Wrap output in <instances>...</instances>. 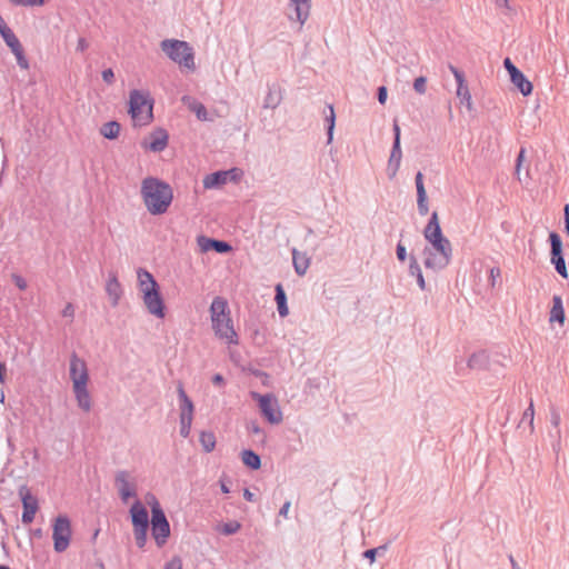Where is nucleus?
<instances>
[{"mask_svg":"<svg viewBox=\"0 0 569 569\" xmlns=\"http://www.w3.org/2000/svg\"><path fill=\"white\" fill-rule=\"evenodd\" d=\"M423 237L429 246L423 249V264L427 269L440 271L449 266L452 258V246L442 233L438 213L432 212L423 230Z\"/></svg>","mask_w":569,"mask_h":569,"instance_id":"nucleus-1","label":"nucleus"},{"mask_svg":"<svg viewBox=\"0 0 569 569\" xmlns=\"http://www.w3.org/2000/svg\"><path fill=\"white\" fill-rule=\"evenodd\" d=\"M140 193L148 212L152 216L166 213L173 200L170 184L154 177L142 180Z\"/></svg>","mask_w":569,"mask_h":569,"instance_id":"nucleus-2","label":"nucleus"},{"mask_svg":"<svg viewBox=\"0 0 569 569\" xmlns=\"http://www.w3.org/2000/svg\"><path fill=\"white\" fill-rule=\"evenodd\" d=\"M209 311L216 337L227 345H238L239 337L233 327L228 301L219 296L213 298Z\"/></svg>","mask_w":569,"mask_h":569,"instance_id":"nucleus-3","label":"nucleus"},{"mask_svg":"<svg viewBox=\"0 0 569 569\" xmlns=\"http://www.w3.org/2000/svg\"><path fill=\"white\" fill-rule=\"evenodd\" d=\"M137 278L138 287L142 295V301L148 312L156 318H164V301L161 297L159 284L153 276L148 270L139 268L137 271Z\"/></svg>","mask_w":569,"mask_h":569,"instance_id":"nucleus-4","label":"nucleus"},{"mask_svg":"<svg viewBox=\"0 0 569 569\" xmlns=\"http://www.w3.org/2000/svg\"><path fill=\"white\" fill-rule=\"evenodd\" d=\"M69 376L72 381V390L79 408L86 412L90 411L92 403L88 391V367L86 361L74 352L70 357Z\"/></svg>","mask_w":569,"mask_h":569,"instance_id":"nucleus-5","label":"nucleus"},{"mask_svg":"<svg viewBox=\"0 0 569 569\" xmlns=\"http://www.w3.org/2000/svg\"><path fill=\"white\" fill-rule=\"evenodd\" d=\"M162 52L180 69L193 72L196 70L193 48L183 40L164 39L160 42Z\"/></svg>","mask_w":569,"mask_h":569,"instance_id":"nucleus-6","label":"nucleus"},{"mask_svg":"<svg viewBox=\"0 0 569 569\" xmlns=\"http://www.w3.org/2000/svg\"><path fill=\"white\" fill-rule=\"evenodd\" d=\"M153 99L148 91L132 90L129 97V113L134 126H147L153 119Z\"/></svg>","mask_w":569,"mask_h":569,"instance_id":"nucleus-7","label":"nucleus"},{"mask_svg":"<svg viewBox=\"0 0 569 569\" xmlns=\"http://www.w3.org/2000/svg\"><path fill=\"white\" fill-rule=\"evenodd\" d=\"M147 502L151 507V530L152 536L159 547L166 543L170 535V525L166 518L161 506L153 495L147 496Z\"/></svg>","mask_w":569,"mask_h":569,"instance_id":"nucleus-8","label":"nucleus"},{"mask_svg":"<svg viewBox=\"0 0 569 569\" xmlns=\"http://www.w3.org/2000/svg\"><path fill=\"white\" fill-rule=\"evenodd\" d=\"M72 528L70 519L64 515H59L52 522L53 549L56 552H64L71 542Z\"/></svg>","mask_w":569,"mask_h":569,"instance_id":"nucleus-9","label":"nucleus"},{"mask_svg":"<svg viewBox=\"0 0 569 569\" xmlns=\"http://www.w3.org/2000/svg\"><path fill=\"white\" fill-rule=\"evenodd\" d=\"M179 397V420H180V436L188 438L191 432V426L193 421L194 406L192 400L186 393L182 383L178 385L177 388Z\"/></svg>","mask_w":569,"mask_h":569,"instance_id":"nucleus-10","label":"nucleus"},{"mask_svg":"<svg viewBox=\"0 0 569 569\" xmlns=\"http://www.w3.org/2000/svg\"><path fill=\"white\" fill-rule=\"evenodd\" d=\"M251 397L258 401L261 413L270 423L278 425L282 421L281 410L272 395L251 392Z\"/></svg>","mask_w":569,"mask_h":569,"instance_id":"nucleus-11","label":"nucleus"},{"mask_svg":"<svg viewBox=\"0 0 569 569\" xmlns=\"http://www.w3.org/2000/svg\"><path fill=\"white\" fill-rule=\"evenodd\" d=\"M19 496L23 507L21 520L24 525H29L33 521L34 516L39 509L38 499L31 493L27 486H21L19 488Z\"/></svg>","mask_w":569,"mask_h":569,"instance_id":"nucleus-12","label":"nucleus"},{"mask_svg":"<svg viewBox=\"0 0 569 569\" xmlns=\"http://www.w3.org/2000/svg\"><path fill=\"white\" fill-rule=\"evenodd\" d=\"M114 485L122 502H128L130 498L137 496L136 485L127 470H120L116 473Z\"/></svg>","mask_w":569,"mask_h":569,"instance_id":"nucleus-13","label":"nucleus"},{"mask_svg":"<svg viewBox=\"0 0 569 569\" xmlns=\"http://www.w3.org/2000/svg\"><path fill=\"white\" fill-rule=\"evenodd\" d=\"M551 246V263L562 278H568V271L565 259L562 257V242L558 233L551 232L549 234Z\"/></svg>","mask_w":569,"mask_h":569,"instance_id":"nucleus-14","label":"nucleus"},{"mask_svg":"<svg viewBox=\"0 0 569 569\" xmlns=\"http://www.w3.org/2000/svg\"><path fill=\"white\" fill-rule=\"evenodd\" d=\"M449 69L452 72V74L457 81V97L460 99V102L462 104H466L468 110H471L472 109L471 94H470L468 86L466 84L463 73L453 66H450Z\"/></svg>","mask_w":569,"mask_h":569,"instance_id":"nucleus-15","label":"nucleus"},{"mask_svg":"<svg viewBox=\"0 0 569 569\" xmlns=\"http://www.w3.org/2000/svg\"><path fill=\"white\" fill-rule=\"evenodd\" d=\"M146 148L153 152H160L168 146V133L163 129H157L150 133L148 142L143 143Z\"/></svg>","mask_w":569,"mask_h":569,"instance_id":"nucleus-16","label":"nucleus"},{"mask_svg":"<svg viewBox=\"0 0 569 569\" xmlns=\"http://www.w3.org/2000/svg\"><path fill=\"white\" fill-rule=\"evenodd\" d=\"M130 515L133 528H148L149 516L146 507L137 500L130 508Z\"/></svg>","mask_w":569,"mask_h":569,"instance_id":"nucleus-17","label":"nucleus"},{"mask_svg":"<svg viewBox=\"0 0 569 569\" xmlns=\"http://www.w3.org/2000/svg\"><path fill=\"white\" fill-rule=\"evenodd\" d=\"M289 6L296 13V21L302 27L310 17L311 0H289Z\"/></svg>","mask_w":569,"mask_h":569,"instance_id":"nucleus-18","label":"nucleus"},{"mask_svg":"<svg viewBox=\"0 0 569 569\" xmlns=\"http://www.w3.org/2000/svg\"><path fill=\"white\" fill-rule=\"evenodd\" d=\"M415 181L417 188L418 211L421 216H426L429 212V206L427 201V192L423 184V176L420 171L417 172Z\"/></svg>","mask_w":569,"mask_h":569,"instance_id":"nucleus-19","label":"nucleus"},{"mask_svg":"<svg viewBox=\"0 0 569 569\" xmlns=\"http://www.w3.org/2000/svg\"><path fill=\"white\" fill-rule=\"evenodd\" d=\"M197 241L202 252H207L213 249L219 253H224L231 250L230 244L227 242L210 239L204 236L198 237Z\"/></svg>","mask_w":569,"mask_h":569,"instance_id":"nucleus-20","label":"nucleus"},{"mask_svg":"<svg viewBox=\"0 0 569 569\" xmlns=\"http://www.w3.org/2000/svg\"><path fill=\"white\" fill-rule=\"evenodd\" d=\"M106 291L111 301V306L117 307L122 296V288L114 273L110 274L106 283Z\"/></svg>","mask_w":569,"mask_h":569,"instance_id":"nucleus-21","label":"nucleus"},{"mask_svg":"<svg viewBox=\"0 0 569 569\" xmlns=\"http://www.w3.org/2000/svg\"><path fill=\"white\" fill-rule=\"evenodd\" d=\"M232 172H233V170L217 171V172L207 174L202 181L203 188L204 189H214V188H219V187L226 184Z\"/></svg>","mask_w":569,"mask_h":569,"instance_id":"nucleus-22","label":"nucleus"},{"mask_svg":"<svg viewBox=\"0 0 569 569\" xmlns=\"http://www.w3.org/2000/svg\"><path fill=\"white\" fill-rule=\"evenodd\" d=\"M566 315L562 298L558 295L552 297V306L549 312V322H558L560 326L565 323Z\"/></svg>","mask_w":569,"mask_h":569,"instance_id":"nucleus-23","label":"nucleus"},{"mask_svg":"<svg viewBox=\"0 0 569 569\" xmlns=\"http://www.w3.org/2000/svg\"><path fill=\"white\" fill-rule=\"evenodd\" d=\"M401 158H402V151H401L400 142L393 141L391 154H390V158L388 161V171H389L390 178H393L397 174L400 163H401Z\"/></svg>","mask_w":569,"mask_h":569,"instance_id":"nucleus-24","label":"nucleus"},{"mask_svg":"<svg viewBox=\"0 0 569 569\" xmlns=\"http://www.w3.org/2000/svg\"><path fill=\"white\" fill-rule=\"evenodd\" d=\"M292 263L297 274L305 276L309 266L310 258L305 252L298 251L296 248L292 249Z\"/></svg>","mask_w":569,"mask_h":569,"instance_id":"nucleus-25","label":"nucleus"},{"mask_svg":"<svg viewBox=\"0 0 569 569\" xmlns=\"http://www.w3.org/2000/svg\"><path fill=\"white\" fill-rule=\"evenodd\" d=\"M182 102L189 108L190 111L196 113L199 120H208L207 109L201 102L197 101L196 99L189 96L182 97Z\"/></svg>","mask_w":569,"mask_h":569,"instance_id":"nucleus-26","label":"nucleus"},{"mask_svg":"<svg viewBox=\"0 0 569 569\" xmlns=\"http://www.w3.org/2000/svg\"><path fill=\"white\" fill-rule=\"evenodd\" d=\"M281 100H282L281 89L276 86L270 87L268 90V93L263 100V108L274 109L280 104Z\"/></svg>","mask_w":569,"mask_h":569,"instance_id":"nucleus-27","label":"nucleus"},{"mask_svg":"<svg viewBox=\"0 0 569 569\" xmlns=\"http://www.w3.org/2000/svg\"><path fill=\"white\" fill-rule=\"evenodd\" d=\"M525 158H526V149L521 148L518 153L517 160H516L515 174H516L517 180L520 183L528 186L529 180H530L529 169L528 168L526 169L525 177L521 176V168H522Z\"/></svg>","mask_w":569,"mask_h":569,"instance_id":"nucleus-28","label":"nucleus"},{"mask_svg":"<svg viewBox=\"0 0 569 569\" xmlns=\"http://www.w3.org/2000/svg\"><path fill=\"white\" fill-rule=\"evenodd\" d=\"M276 302H277V307H278V312L280 315V317H287L288 313H289V309H288V306H287V297H286V292L283 290V287L282 284L278 283L276 286Z\"/></svg>","mask_w":569,"mask_h":569,"instance_id":"nucleus-29","label":"nucleus"},{"mask_svg":"<svg viewBox=\"0 0 569 569\" xmlns=\"http://www.w3.org/2000/svg\"><path fill=\"white\" fill-rule=\"evenodd\" d=\"M511 82L519 89L523 96H529L532 92V83L520 71L511 78Z\"/></svg>","mask_w":569,"mask_h":569,"instance_id":"nucleus-30","label":"nucleus"},{"mask_svg":"<svg viewBox=\"0 0 569 569\" xmlns=\"http://www.w3.org/2000/svg\"><path fill=\"white\" fill-rule=\"evenodd\" d=\"M409 274L417 279V283L421 290L426 289V281H425L421 268L418 263V260L415 256L410 257Z\"/></svg>","mask_w":569,"mask_h":569,"instance_id":"nucleus-31","label":"nucleus"},{"mask_svg":"<svg viewBox=\"0 0 569 569\" xmlns=\"http://www.w3.org/2000/svg\"><path fill=\"white\" fill-rule=\"evenodd\" d=\"M100 133L109 140L117 139L120 133V124L117 121H109L100 128Z\"/></svg>","mask_w":569,"mask_h":569,"instance_id":"nucleus-32","label":"nucleus"},{"mask_svg":"<svg viewBox=\"0 0 569 569\" xmlns=\"http://www.w3.org/2000/svg\"><path fill=\"white\" fill-rule=\"evenodd\" d=\"M241 459L242 462L251 469L256 470L259 469L261 466L260 457L252 450H243L241 452Z\"/></svg>","mask_w":569,"mask_h":569,"instance_id":"nucleus-33","label":"nucleus"},{"mask_svg":"<svg viewBox=\"0 0 569 569\" xmlns=\"http://www.w3.org/2000/svg\"><path fill=\"white\" fill-rule=\"evenodd\" d=\"M488 362V356L486 352H476L468 359V367L470 369H482Z\"/></svg>","mask_w":569,"mask_h":569,"instance_id":"nucleus-34","label":"nucleus"},{"mask_svg":"<svg viewBox=\"0 0 569 569\" xmlns=\"http://www.w3.org/2000/svg\"><path fill=\"white\" fill-rule=\"evenodd\" d=\"M199 441L206 452H211L216 447V437L210 431H202Z\"/></svg>","mask_w":569,"mask_h":569,"instance_id":"nucleus-35","label":"nucleus"},{"mask_svg":"<svg viewBox=\"0 0 569 569\" xmlns=\"http://www.w3.org/2000/svg\"><path fill=\"white\" fill-rule=\"evenodd\" d=\"M533 420H535V408H533V401L530 400L529 407L522 413V418H521L519 426H522L525 422H528L529 430L532 433L535 430Z\"/></svg>","mask_w":569,"mask_h":569,"instance_id":"nucleus-36","label":"nucleus"},{"mask_svg":"<svg viewBox=\"0 0 569 569\" xmlns=\"http://www.w3.org/2000/svg\"><path fill=\"white\" fill-rule=\"evenodd\" d=\"M1 37H2L3 41L6 42V44L10 48V50L21 47L19 39L17 38V36L14 34V32L11 29L1 33Z\"/></svg>","mask_w":569,"mask_h":569,"instance_id":"nucleus-37","label":"nucleus"},{"mask_svg":"<svg viewBox=\"0 0 569 569\" xmlns=\"http://www.w3.org/2000/svg\"><path fill=\"white\" fill-rule=\"evenodd\" d=\"M12 53L14 54L16 59H17V63L18 66L21 68V69H29V62L24 56V52H23V48L22 46L17 48V49H13L11 50Z\"/></svg>","mask_w":569,"mask_h":569,"instance_id":"nucleus-38","label":"nucleus"},{"mask_svg":"<svg viewBox=\"0 0 569 569\" xmlns=\"http://www.w3.org/2000/svg\"><path fill=\"white\" fill-rule=\"evenodd\" d=\"M147 531L148 528H133V535L136 539V543L139 548H143L147 542Z\"/></svg>","mask_w":569,"mask_h":569,"instance_id":"nucleus-39","label":"nucleus"},{"mask_svg":"<svg viewBox=\"0 0 569 569\" xmlns=\"http://www.w3.org/2000/svg\"><path fill=\"white\" fill-rule=\"evenodd\" d=\"M335 120L336 116L333 107L329 106V116L326 117V121L328 122V143H330L333 138Z\"/></svg>","mask_w":569,"mask_h":569,"instance_id":"nucleus-40","label":"nucleus"},{"mask_svg":"<svg viewBox=\"0 0 569 569\" xmlns=\"http://www.w3.org/2000/svg\"><path fill=\"white\" fill-rule=\"evenodd\" d=\"M13 6L19 7H41L44 4L46 0H9Z\"/></svg>","mask_w":569,"mask_h":569,"instance_id":"nucleus-41","label":"nucleus"},{"mask_svg":"<svg viewBox=\"0 0 569 569\" xmlns=\"http://www.w3.org/2000/svg\"><path fill=\"white\" fill-rule=\"evenodd\" d=\"M413 89L419 94H425L427 91V78L426 77H418L413 81Z\"/></svg>","mask_w":569,"mask_h":569,"instance_id":"nucleus-42","label":"nucleus"},{"mask_svg":"<svg viewBox=\"0 0 569 569\" xmlns=\"http://www.w3.org/2000/svg\"><path fill=\"white\" fill-rule=\"evenodd\" d=\"M240 529V523L237 521H230L222 526L221 532L223 535H233Z\"/></svg>","mask_w":569,"mask_h":569,"instance_id":"nucleus-43","label":"nucleus"},{"mask_svg":"<svg viewBox=\"0 0 569 569\" xmlns=\"http://www.w3.org/2000/svg\"><path fill=\"white\" fill-rule=\"evenodd\" d=\"M163 569H182V560L180 557H172Z\"/></svg>","mask_w":569,"mask_h":569,"instance_id":"nucleus-44","label":"nucleus"},{"mask_svg":"<svg viewBox=\"0 0 569 569\" xmlns=\"http://www.w3.org/2000/svg\"><path fill=\"white\" fill-rule=\"evenodd\" d=\"M503 64L508 73L510 74V79L520 72V70L511 62L509 58L505 59Z\"/></svg>","mask_w":569,"mask_h":569,"instance_id":"nucleus-45","label":"nucleus"},{"mask_svg":"<svg viewBox=\"0 0 569 569\" xmlns=\"http://www.w3.org/2000/svg\"><path fill=\"white\" fill-rule=\"evenodd\" d=\"M102 76V79L104 82H107L108 84H111L113 83L114 81V73H113V70L112 69H104L101 73Z\"/></svg>","mask_w":569,"mask_h":569,"instance_id":"nucleus-46","label":"nucleus"},{"mask_svg":"<svg viewBox=\"0 0 569 569\" xmlns=\"http://www.w3.org/2000/svg\"><path fill=\"white\" fill-rule=\"evenodd\" d=\"M12 280L20 290H24L27 288V281L21 276L14 273L12 274Z\"/></svg>","mask_w":569,"mask_h":569,"instance_id":"nucleus-47","label":"nucleus"},{"mask_svg":"<svg viewBox=\"0 0 569 569\" xmlns=\"http://www.w3.org/2000/svg\"><path fill=\"white\" fill-rule=\"evenodd\" d=\"M396 253H397V258L400 260V261H405L406 258H407V251H406V247L399 242L397 244V250H396Z\"/></svg>","mask_w":569,"mask_h":569,"instance_id":"nucleus-48","label":"nucleus"},{"mask_svg":"<svg viewBox=\"0 0 569 569\" xmlns=\"http://www.w3.org/2000/svg\"><path fill=\"white\" fill-rule=\"evenodd\" d=\"M89 48V42L86 38L80 37L77 41L76 50L79 52H84Z\"/></svg>","mask_w":569,"mask_h":569,"instance_id":"nucleus-49","label":"nucleus"},{"mask_svg":"<svg viewBox=\"0 0 569 569\" xmlns=\"http://www.w3.org/2000/svg\"><path fill=\"white\" fill-rule=\"evenodd\" d=\"M387 88L386 87H379L378 88V101L381 103V104H385L386 101H387Z\"/></svg>","mask_w":569,"mask_h":569,"instance_id":"nucleus-50","label":"nucleus"},{"mask_svg":"<svg viewBox=\"0 0 569 569\" xmlns=\"http://www.w3.org/2000/svg\"><path fill=\"white\" fill-rule=\"evenodd\" d=\"M382 547H380L381 549ZM379 548L368 549L363 552V557L369 559L370 562H373L376 560V555L378 552Z\"/></svg>","mask_w":569,"mask_h":569,"instance_id":"nucleus-51","label":"nucleus"},{"mask_svg":"<svg viewBox=\"0 0 569 569\" xmlns=\"http://www.w3.org/2000/svg\"><path fill=\"white\" fill-rule=\"evenodd\" d=\"M62 316L67 318H73L74 316V308L72 303H67L66 307L62 310Z\"/></svg>","mask_w":569,"mask_h":569,"instance_id":"nucleus-52","label":"nucleus"},{"mask_svg":"<svg viewBox=\"0 0 569 569\" xmlns=\"http://www.w3.org/2000/svg\"><path fill=\"white\" fill-rule=\"evenodd\" d=\"M290 501H286L282 507L279 510V515L283 518H288L289 509H290Z\"/></svg>","mask_w":569,"mask_h":569,"instance_id":"nucleus-53","label":"nucleus"},{"mask_svg":"<svg viewBox=\"0 0 569 569\" xmlns=\"http://www.w3.org/2000/svg\"><path fill=\"white\" fill-rule=\"evenodd\" d=\"M500 277V269L499 268H491L490 269V280H491V284L495 286V281L497 278Z\"/></svg>","mask_w":569,"mask_h":569,"instance_id":"nucleus-54","label":"nucleus"},{"mask_svg":"<svg viewBox=\"0 0 569 569\" xmlns=\"http://www.w3.org/2000/svg\"><path fill=\"white\" fill-rule=\"evenodd\" d=\"M565 211V230L569 234V204L563 208Z\"/></svg>","mask_w":569,"mask_h":569,"instance_id":"nucleus-55","label":"nucleus"},{"mask_svg":"<svg viewBox=\"0 0 569 569\" xmlns=\"http://www.w3.org/2000/svg\"><path fill=\"white\" fill-rule=\"evenodd\" d=\"M392 129H393V133H395V140L393 141L400 142V127H399L397 120H395Z\"/></svg>","mask_w":569,"mask_h":569,"instance_id":"nucleus-56","label":"nucleus"},{"mask_svg":"<svg viewBox=\"0 0 569 569\" xmlns=\"http://www.w3.org/2000/svg\"><path fill=\"white\" fill-rule=\"evenodd\" d=\"M6 382V365L0 362V383Z\"/></svg>","mask_w":569,"mask_h":569,"instance_id":"nucleus-57","label":"nucleus"},{"mask_svg":"<svg viewBox=\"0 0 569 569\" xmlns=\"http://www.w3.org/2000/svg\"><path fill=\"white\" fill-rule=\"evenodd\" d=\"M243 497L246 500L248 501H253V493L249 490V489H246L244 492H243Z\"/></svg>","mask_w":569,"mask_h":569,"instance_id":"nucleus-58","label":"nucleus"},{"mask_svg":"<svg viewBox=\"0 0 569 569\" xmlns=\"http://www.w3.org/2000/svg\"><path fill=\"white\" fill-rule=\"evenodd\" d=\"M212 382L216 385H220L223 382V377L221 375L217 373L213 376Z\"/></svg>","mask_w":569,"mask_h":569,"instance_id":"nucleus-59","label":"nucleus"},{"mask_svg":"<svg viewBox=\"0 0 569 569\" xmlns=\"http://www.w3.org/2000/svg\"><path fill=\"white\" fill-rule=\"evenodd\" d=\"M551 421H552V425L557 427L559 425V421H560L559 415H557V413L553 415Z\"/></svg>","mask_w":569,"mask_h":569,"instance_id":"nucleus-60","label":"nucleus"},{"mask_svg":"<svg viewBox=\"0 0 569 569\" xmlns=\"http://www.w3.org/2000/svg\"><path fill=\"white\" fill-rule=\"evenodd\" d=\"M512 569H520L512 556L509 557Z\"/></svg>","mask_w":569,"mask_h":569,"instance_id":"nucleus-61","label":"nucleus"},{"mask_svg":"<svg viewBox=\"0 0 569 569\" xmlns=\"http://www.w3.org/2000/svg\"><path fill=\"white\" fill-rule=\"evenodd\" d=\"M496 3H497V6H499V7H500V6H505V7H507V6H508V0H496Z\"/></svg>","mask_w":569,"mask_h":569,"instance_id":"nucleus-62","label":"nucleus"},{"mask_svg":"<svg viewBox=\"0 0 569 569\" xmlns=\"http://www.w3.org/2000/svg\"><path fill=\"white\" fill-rule=\"evenodd\" d=\"M221 490L224 493H229V488L224 483H221Z\"/></svg>","mask_w":569,"mask_h":569,"instance_id":"nucleus-63","label":"nucleus"},{"mask_svg":"<svg viewBox=\"0 0 569 569\" xmlns=\"http://www.w3.org/2000/svg\"><path fill=\"white\" fill-rule=\"evenodd\" d=\"M0 569H10V568L8 566L2 565V566H0Z\"/></svg>","mask_w":569,"mask_h":569,"instance_id":"nucleus-64","label":"nucleus"}]
</instances>
